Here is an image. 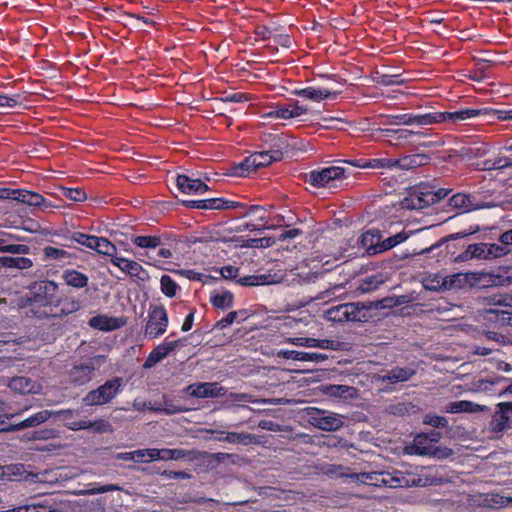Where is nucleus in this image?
<instances>
[{
  "label": "nucleus",
  "mask_w": 512,
  "mask_h": 512,
  "mask_svg": "<svg viewBox=\"0 0 512 512\" xmlns=\"http://www.w3.org/2000/svg\"><path fill=\"white\" fill-rule=\"evenodd\" d=\"M473 258L476 259H490L488 243H475L470 244L467 249L462 252L455 259L456 261L465 262L471 260Z\"/></svg>",
  "instance_id": "23"
},
{
  "label": "nucleus",
  "mask_w": 512,
  "mask_h": 512,
  "mask_svg": "<svg viewBox=\"0 0 512 512\" xmlns=\"http://www.w3.org/2000/svg\"><path fill=\"white\" fill-rule=\"evenodd\" d=\"M344 289H345V286L342 283H340V284H333L330 287H328L327 289L319 292L315 296L314 299L315 300H330L332 298L339 297V295H340L339 293L343 292Z\"/></svg>",
  "instance_id": "46"
},
{
  "label": "nucleus",
  "mask_w": 512,
  "mask_h": 512,
  "mask_svg": "<svg viewBox=\"0 0 512 512\" xmlns=\"http://www.w3.org/2000/svg\"><path fill=\"white\" fill-rule=\"evenodd\" d=\"M392 118L395 120L396 124H404V125H430L433 124L437 118H440L439 115L431 116V113H425V114H419V115H413V114H399L392 116Z\"/></svg>",
  "instance_id": "22"
},
{
  "label": "nucleus",
  "mask_w": 512,
  "mask_h": 512,
  "mask_svg": "<svg viewBox=\"0 0 512 512\" xmlns=\"http://www.w3.org/2000/svg\"><path fill=\"white\" fill-rule=\"evenodd\" d=\"M82 304L74 297H64L58 301L56 311L51 312L52 317H65L81 309Z\"/></svg>",
  "instance_id": "27"
},
{
  "label": "nucleus",
  "mask_w": 512,
  "mask_h": 512,
  "mask_svg": "<svg viewBox=\"0 0 512 512\" xmlns=\"http://www.w3.org/2000/svg\"><path fill=\"white\" fill-rule=\"evenodd\" d=\"M20 239H21L20 237H16L12 234H8V242H7L5 253L23 254V255L28 254L30 251V248L27 245L11 243V240H20Z\"/></svg>",
  "instance_id": "49"
},
{
  "label": "nucleus",
  "mask_w": 512,
  "mask_h": 512,
  "mask_svg": "<svg viewBox=\"0 0 512 512\" xmlns=\"http://www.w3.org/2000/svg\"><path fill=\"white\" fill-rule=\"evenodd\" d=\"M26 512H61L55 508V502L49 499H43L41 501H32L26 504Z\"/></svg>",
  "instance_id": "40"
},
{
  "label": "nucleus",
  "mask_w": 512,
  "mask_h": 512,
  "mask_svg": "<svg viewBox=\"0 0 512 512\" xmlns=\"http://www.w3.org/2000/svg\"><path fill=\"white\" fill-rule=\"evenodd\" d=\"M307 421L314 427L327 431H337L344 425V416L315 407L307 409Z\"/></svg>",
  "instance_id": "4"
},
{
  "label": "nucleus",
  "mask_w": 512,
  "mask_h": 512,
  "mask_svg": "<svg viewBox=\"0 0 512 512\" xmlns=\"http://www.w3.org/2000/svg\"><path fill=\"white\" fill-rule=\"evenodd\" d=\"M67 285L77 289L84 288L88 285V277L74 269L65 270L62 275Z\"/></svg>",
  "instance_id": "38"
},
{
  "label": "nucleus",
  "mask_w": 512,
  "mask_h": 512,
  "mask_svg": "<svg viewBox=\"0 0 512 512\" xmlns=\"http://www.w3.org/2000/svg\"><path fill=\"white\" fill-rule=\"evenodd\" d=\"M156 412H164L167 415L176 414L182 412L184 409L180 405L173 403L171 399L163 397V401L158 403L156 408H153Z\"/></svg>",
  "instance_id": "45"
},
{
  "label": "nucleus",
  "mask_w": 512,
  "mask_h": 512,
  "mask_svg": "<svg viewBox=\"0 0 512 512\" xmlns=\"http://www.w3.org/2000/svg\"><path fill=\"white\" fill-rule=\"evenodd\" d=\"M449 206L462 212H468L478 209L479 206L473 203L472 197L464 193H457L453 195L448 202Z\"/></svg>",
  "instance_id": "34"
},
{
  "label": "nucleus",
  "mask_w": 512,
  "mask_h": 512,
  "mask_svg": "<svg viewBox=\"0 0 512 512\" xmlns=\"http://www.w3.org/2000/svg\"><path fill=\"white\" fill-rule=\"evenodd\" d=\"M487 153L485 147H463L459 151V155L469 160L477 157H482Z\"/></svg>",
  "instance_id": "54"
},
{
  "label": "nucleus",
  "mask_w": 512,
  "mask_h": 512,
  "mask_svg": "<svg viewBox=\"0 0 512 512\" xmlns=\"http://www.w3.org/2000/svg\"><path fill=\"white\" fill-rule=\"evenodd\" d=\"M489 304L512 307V295L510 294H494L487 297Z\"/></svg>",
  "instance_id": "55"
},
{
  "label": "nucleus",
  "mask_w": 512,
  "mask_h": 512,
  "mask_svg": "<svg viewBox=\"0 0 512 512\" xmlns=\"http://www.w3.org/2000/svg\"><path fill=\"white\" fill-rule=\"evenodd\" d=\"M512 428V402H500L496 405L490 421V429L494 433H503Z\"/></svg>",
  "instance_id": "9"
},
{
  "label": "nucleus",
  "mask_w": 512,
  "mask_h": 512,
  "mask_svg": "<svg viewBox=\"0 0 512 512\" xmlns=\"http://www.w3.org/2000/svg\"><path fill=\"white\" fill-rule=\"evenodd\" d=\"M381 232L377 229H370L362 233L358 239L360 247L370 256L379 254Z\"/></svg>",
  "instance_id": "18"
},
{
  "label": "nucleus",
  "mask_w": 512,
  "mask_h": 512,
  "mask_svg": "<svg viewBox=\"0 0 512 512\" xmlns=\"http://www.w3.org/2000/svg\"><path fill=\"white\" fill-rule=\"evenodd\" d=\"M363 303H345L334 306L326 311V318L332 322L361 321L365 317Z\"/></svg>",
  "instance_id": "7"
},
{
  "label": "nucleus",
  "mask_w": 512,
  "mask_h": 512,
  "mask_svg": "<svg viewBox=\"0 0 512 512\" xmlns=\"http://www.w3.org/2000/svg\"><path fill=\"white\" fill-rule=\"evenodd\" d=\"M166 479H191L192 475L186 471L165 470L161 473Z\"/></svg>",
  "instance_id": "62"
},
{
  "label": "nucleus",
  "mask_w": 512,
  "mask_h": 512,
  "mask_svg": "<svg viewBox=\"0 0 512 512\" xmlns=\"http://www.w3.org/2000/svg\"><path fill=\"white\" fill-rule=\"evenodd\" d=\"M58 285L54 281H38L32 283L28 292L18 299V307L28 317L47 318L53 311V297Z\"/></svg>",
  "instance_id": "1"
},
{
  "label": "nucleus",
  "mask_w": 512,
  "mask_h": 512,
  "mask_svg": "<svg viewBox=\"0 0 512 512\" xmlns=\"http://www.w3.org/2000/svg\"><path fill=\"white\" fill-rule=\"evenodd\" d=\"M105 360V356L98 355L90 358L87 362L74 365L68 373L70 382L75 386L90 382L95 376L96 369L104 364Z\"/></svg>",
  "instance_id": "6"
},
{
  "label": "nucleus",
  "mask_w": 512,
  "mask_h": 512,
  "mask_svg": "<svg viewBox=\"0 0 512 512\" xmlns=\"http://www.w3.org/2000/svg\"><path fill=\"white\" fill-rule=\"evenodd\" d=\"M51 416H53V411L42 410V411L32 415L31 417L25 419L24 421H22L16 425H11L7 428H4L3 430L19 431V430H23L25 428L35 427V426H38V425L44 423L45 421H47Z\"/></svg>",
  "instance_id": "25"
},
{
  "label": "nucleus",
  "mask_w": 512,
  "mask_h": 512,
  "mask_svg": "<svg viewBox=\"0 0 512 512\" xmlns=\"http://www.w3.org/2000/svg\"><path fill=\"white\" fill-rule=\"evenodd\" d=\"M432 446L430 441H428L426 434L420 433L417 434L413 440V444L405 448L406 453L415 454L420 456H428L430 453Z\"/></svg>",
  "instance_id": "31"
},
{
  "label": "nucleus",
  "mask_w": 512,
  "mask_h": 512,
  "mask_svg": "<svg viewBox=\"0 0 512 512\" xmlns=\"http://www.w3.org/2000/svg\"><path fill=\"white\" fill-rule=\"evenodd\" d=\"M488 113H490L488 109H463L455 112H433L431 113V116H440V118H437L434 123H441L447 120L457 123Z\"/></svg>",
  "instance_id": "14"
},
{
  "label": "nucleus",
  "mask_w": 512,
  "mask_h": 512,
  "mask_svg": "<svg viewBox=\"0 0 512 512\" xmlns=\"http://www.w3.org/2000/svg\"><path fill=\"white\" fill-rule=\"evenodd\" d=\"M407 302H408L407 296H397L395 298L389 297V298H384L381 301V306L382 307L399 306V305L406 304Z\"/></svg>",
  "instance_id": "61"
},
{
  "label": "nucleus",
  "mask_w": 512,
  "mask_h": 512,
  "mask_svg": "<svg viewBox=\"0 0 512 512\" xmlns=\"http://www.w3.org/2000/svg\"><path fill=\"white\" fill-rule=\"evenodd\" d=\"M278 356L285 359L297 360V361H309V362H322L328 357L321 353H308L296 350H281L278 352Z\"/></svg>",
  "instance_id": "28"
},
{
  "label": "nucleus",
  "mask_w": 512,
  "mask_h": 512,
  "mask_svg": "<svg viewBox=\"0 0 512 512\" xmlns=\"http://www.w3.org/2000/svg\"><path fill=\"white\" fill-rule=\"evenodd\" d=\"M221 434H224V437L219 438L220 441H225L228 443H235V444H243V445H250V444H259V440L257 437L253 434L249 433H237V432H220Z\"/></svg>",
  "instance_id": "36"
},
{
  "label": "nucleus",
  "mask_w": 512,
  "mask_h": 512,
  "mask_svg": "<svg viewBox=\"0 0 512 512\" xmlns=\"http://www.w3.org/2000/svg\"><path fill=\"white\" fill-rule=\"evenodd\" d=\"M210 302L216 308H230L233 305V294L230 291H223L222 293L213 294L210 297Z\"/></svg>",
  "instance_id": "43"
},
{
  "label": "nucleus",
  "mask_w": 512,
  "mask_h": 512,
  "mask_svg": "<svg viewBox=\"0 0 512 512\" xmlns=\"http://www.w3.org/2000/svg\"><path fill=\"white\" fill-rule=\"evenodd\" d=\"M123 379L121 377H114L107 380L98 388L89 391L82 402L85 406H101L111 402L121 391Z\"/></svg>",
  "instance_id": "3"
},
{
  "label": "nucleus",
  "mask_w": 512,
  "mask_h": 512,
  "mask_svg": "<svg viewBox=\"0 0 512 512\" xmlns=\"http://www.w3.org/2000/svg\"><path fill=\"white\" fill-rule=\"evenodd\" d=\"M435 285L429 286V289H440L451 290L462 288L467 283V276L463 273H457L436 281Z\"/></svg>",
  "instance_id": "30"
},
{
  "label": "nucleus",
  "mask_w": 512,
  "mask_h": 512,
  "mask_svg": "<svg viewBox=\"0 0 512 512\" xmlns=\"http://www.w3.org/2000/svg\"><path fill=\"white\" fill-rule=\"evenodd\" d=\"M423 424L430 425L434 428H445L448 426V420L443 416L429 413L424 416Z\"/></svg>",
  "instance_id": "52"
},
{
  "label": "nucleus",
  "mask_w": 512,
  "mask_h": 512,
  "mask_svg": "<svg viewBox=\"0 0 512 512\" xmlns=\"http://www.w3.org/2000/svg\"><path fill=\"white\" fill-rule=\"evenodd\" d=\"M275 242V239L272 237L252 238L247 240L246 247L267 248L273 246Z\"/></svg>",
  "instance_id": "56"
},
{
  "label": "nucleus",
  "mask_w": 512,
  "mask_h": 512,
  "mask_svg": "<svg viewBox=\"0 0 512 512\" xmlns=\"http://www.w3.org/2000/svg\"><path fill=\"white\" fill-rule=\"evenodd\" d=\"M324 393L328 396L347 400L357 395V389L347 385H327L324 387Z\"/></svg>",
  "instance_id": "33"
},
{
  "label": "nucleus",
  "mask_w": 512,
  "mask_h": 512,
  "mask_svg": "<svg viewBox=\"0 0 512 512\" xmlns=\"http://www.w3.org/2000/svg\"><path fill=\"white\" fill-rule=\"evenodd\" d=\"M349 468L347 467H344L342 465H328L325 473L328 474V475H336L338 477H341V478H349V475L351 473H347L346 471H348Z\"/></svg>",
  "instance_id": "59"
},
{
  "label": "nucleus",
  "mask_w": 512,
  "mask_h": 512,
  "mask_svg": "<svg viewBox=\"0 0 512 512\" xmlns=\"http://www.w3.org/2000/svg\"><path fill=\"white\" fill-rule=\"evenodd\" d=\"M23 464H10L0 467V477L13 481L21 478L24 474Z\"/></svg>",
  "instance_id": "41"
},
{
  "label": "nucleus",
  "mask_w": 512,
  "mask_h": 512,
  "mask_svg": "<svg viewBox=\"0 0 512 512\" xmlns=\"http://www.w3.org/2000/svg\"><path fill=\"white\" fill-rule=\"evenodd\" d=\"M115 322L116 320L115 319H108L106 316H96V317H93L89 324L90 326L94 327V328H99V329H102V330H110V329H114L116 326L115 325H110L109 322Z\"/></svg>",
  "instance_id": "57"
},
{
  "label": "nucleus",
  "mask_w": 512,
  "mask_h": 512,
  "mask_svg": "<svg viewBox=\"0 0 512 512\" xmlns=\"http://www.w3.org/2000/svg\"><path fill=\"white\" fill-rule=\"evenodd\" d=\"M407 238H408V234L405 232H400L393 236H389L387 238H383V235L381 234L380 246H378L379 254L392 249L396 245L404 242Z\"/></svg>",
  "instance_id": "39"
},
{
  "label": "nucleus",
  "mask_w": 512,
  "mask_h": 512,
  "mask_svg": "<svg viewBox=\"0 0 512 512\" xmlns=\"http://www.w3.org/2000/svg\"><path fill=\"white\" fill-rule=\"evenodd\" d=\"M180 343L181 340H175L170 342H164L158 345L150 352V354L148 355L143 364V367L145 369H150L154 367L157 363H159L165 357H167L170 352L175 350Z\"/></svg>",
  "instance_id": "16"
},
{
  "label": "nucleus",
  "mask_w": 512,
  "mask_h": 512,
  "mask_svg": "<svg viewBox=\"0 0 512 512\" xmlns=\"http://www.w3.org/2000/svg\"><path fill=\"white\" fill-rule=\"evenodd\" d=\"M366 168L371 169H387L394 168V159L393 158H377L366 160L365 164H363Z\"/></svg>",
  "instance_id": "50"
},
{
  "label": "nucleus",
  "mask_w": 512,
  "mask_h": 512,
  "mask_svg": "<svg viewBox=\"0 0 512 512\" xmlns=\"http://www.w3.org/2000/svg\"><path fill=\"white\" fill-rule=\"evenodd\" d=\"M283 153L280 147L273 148L269 151L255 152L246 157L240 164L235 167V174L244 177L250 172L256 171L261 167L270 165L273 162L280 161Z\"/></svg>",
  "instance_id": "2"
},
{
  "label": "nucleus",
  "mask_w": 512,
  "mask_h": 512,
  "mask_svg": "<svg viewBox=\"0 0 512 512\" xmlns=\"http://www.w3.org/2000/svg\"><path fill=\"white\" fill-rule=\"evenodd\" d=\"M187 390L190 396L198 398H215L226 394V389L216 382H204L190 385Z\"/></svg>",
  "instance_id": "13"
},
{
  "label": "nucleus",
  "mask_w": 512,
  "mask_h": 512,
  "mask_svg": "<svg viewBox=\"0 0 512 512\" xmlns=\"http://www.w3.org/2000/svg\"><path fill=\"white\" fill-rule=\"evenodd\" d=\"M176 184L179 190L186 194H202L209 190V187L202 180L184 174L177 176Z\"/></svg>",
  "instance_id": "17"
},
{
  "label": "nucleus",
  "mask_w": 512,
  "mask_h": 512,
  "mask_svg": "<svg viewBox=\"0 0 512 512\" xmlns=\"http://www.w3.org/2000/svg\"><path fill=\"white\" fill-rule=\"evenodd\" d=\"M168 315L163 306L151 305L148 310L144 336L149 340L163 335L168 327Z\"/></svg>",
  "instance_id": "5"
},
{
  "label": "nucleus",
  "mask_w": 512,
  "mask_h": 512,
  "mask_svg": "<svg viewBox=\"0 0 512 512\" xmlns=\"http://www.w3.org/2000/svg\"><path fill=\"white\" fill-rule=\"evenodd\" d=\"M116 246L112 244L108 239L100 237L99 244L96 247V250L98 253L107 255V256H116Z\"/></svg>",
  "instance_id": "53"
},
{
  "label": "nucleus",
  "mask_w": 512,
  "mask_h": 512,
  "mask_svg": "<svg viewBox=\"0 0 512 512\" xmlns=\"http://www.w3.org/2000/svg\"><path fill=\"white\" fill-rule=\"evenodd\" d=\"M277 282L279 280L276 279V275L272 274L249 275L237 279V283L242 286L269 285Z\"/></svg>",
  "instance_id": "35"
},
{
  "label": "nucleus",
  "mask_w": 512,
  "mask_h": 512,
  "mask_svg": "<svg viewBox=\"0 0 512 512\" xmlns=\"http://www.w3.org/2000/svg\"><path fill=\"white\" fill-rule=\"evenodd\" d=\"M349 478L363 484L371 483L375 486H390L396 487L400 485L398 478L389 477V474L385 475L382 472H363V473H351Z\"/></svg>",
  "instance_id": "10"
},
{
  "label": "nucleus",
  "mask_w": 512,
  "mask_h": 512,
  "mask_svg": "<svg viewBox=\"0 0 512 512\" xmlns=\"http://www.w3.org/2000/svg\"><path fill=\"white\" fill-rule=\"evenodd\" d=\"M183 205L187 208L193 209L221 210L223 205V198L183 201Z\"/></svg>",
  "instance_id": "37"
},
{
  "label": "nucleus",
  "mask_w": 512,
  "mask_h": 512,
  "mask_svg": "<svg viewBox=\"0 0 512 512\" xmlns=\"http://www.w3.org/2000/svg\"><path fill=\"white\" fill-rule=\"evenodd\" d=\"M237 315H238V312H236V311H232V312L228 313L224 318H222L215 324V328L222 330V329L228 327L235 321Z\"/></svg>",
  "instance_id": "63"
},
{
  "label": "nucleus",
  "mask_w": 512,
  "mask_h": 512,
  "mask_svg": "<svg viewBox=\"0 0 512 512\" xmlns=\"http://www.w3.org/2000/svg\"><path fill=\"white\" fill-rule=\"evenodd\" d=\"M110 262L118 267L121 271L131 277H136L140 281H148L150 276L148 272L136 261L129 260L124 257L113 256Z\"/></svg>",
  "instance_id": "11"
},
{
  "label": "nucleus",
  "mask_w": 512,
  "mask_h": 512,
  "mask_svg": "<svg viewBox=\"0 0 512 512\" xmlns=\"http://www.w3.org/2000/svg\"><path fill=\"white\" fill-rule=\"evenodd\" d=\"M429 193L428 187H421L414 193H411L409 197L405 198L402 201V205L404 208L412 209V210H421L433 204V197Z\"/></svg>",
  "instance_id": "12"
},
{
  "label": "nucleus",
  "mask_w": 512,
  "mask_h": 512,
  "mask_svg": "<svg viewBox=\"0 0 512 512\" xmlns=\"http://www.w3.org/2000/svg\"><path fill=\"white\" fill-rule=\"evenodd\" d=\"M61 193L69 200L81 202L86 199V192L81 188H61Z\"/></svg>",
  "instance_id": "51"
},
{
  "label": "nucleus",
  "mask_w": 512,
  "mask_h": 512,
  "mask_svg": "<svg viewBox=\"0 0 512 512\" xmlns=\"http://www.w3.org/2000/svg\"><path fill=\"white\" fill-rule=\"evenodd\" d=\"M66 426L68 429H70L72 431L91 430L94 433H99V434L113 432L112 425L104 419H98L95 421H85V420L72 421V422H67Z\"/></svg>",
  "instance_id": "15"
},
{
  "label": "nucleus",
  "mask_w": 512,
  "mask_h": 512,
  "mask_svg": "<svg viewBox=\"0 0 512 512\" xmlns=\"http://www.w3.org/2000/svg\"><path fill=\"white\" fill-rule=\"evenodd\" d=\"M121 490H122V487H120L117 484H107V485H103V486L93 487V488L89 489L87 493L90 495H96V494L106 493V492H110V491H121Z\"/></svg>",
  "instance_id": "60"
},
{
  "label": "nucleus",
  "mask_w": 512,
  "mask_h": 512,
  "mask_svg": "<svg viewBox=\"0 0 512 512\" xmlns=\"http://www.w3.org/2000/svg\"><path fill=\"white\" fill-rule=\"evenodd\" d=\"M9 387L19 394H37L40 390V385L35 380L24 376L13 377Z\"/></svg>",
  "instance_id": "19"
},
{
  "label": "nucleus",
  "mask_w": 512,
  "mask_h": 512,
  "mask_svg": "<svg viewBox=\"0 0 512 512\" xmlns=\"http://www.w3.org/2000/svg\"><path fill=\"white\" fill-rule=\"evenodd\" d=\"M486 406H482L471 401H456L451 402L445 407V411L448 413H461V412H470L477 413L487 410Z\"/></svg>",
  "instance_id": "32"
},
{
  "label": "nucleus",
  "mask_w": 512,
  "mask_h": 512,
  "mask_svg": "<svg viewBox=\"0 0 512 512\" xmlns=\"http://www.w3.org/2000/svg\"><path fill=\"white\" fill-rule=\"evenodd\" d=\"M486 313L490 320L493 319V316H495V318L501 325L512 326V312L504 311V310H497V309H490V310H487Z\"/></svg>",
  "instance_id": "48"
},
{
  "label": "nucleus",
  "mask_w": 512,
  "mask_h": 512,
  "mask_svg": "<svg viewBox=\"0 0 512 512\" xmlns=\"http://www.w3.org/2000/svg\"><path fill=\"white\" fill-rule=\"evenodd\" d=\"M345 175V169L340 166H331L320 171H312L309 174V183L313 186L333 188L335 181Z\"/></svg>",
  "instance_id": "8"
},
{
  "label": "nucleus",
  "mask_w": 512,
  "mask_h": 512,
  "mask_svg": "<svg viewBox=\"0 0 512 512\" xmlns=\"http://www.w3.org/2000/svg\"><path fill=\"white\" fill-rule=\"evenodd\" d=\"M453 454L452 449L445 446H432V449L428 456H432L437 459H446Z\"/></svg>",
  "instance_id": "58"
},
{
  "label": "nucleus",
  "mask_w": 512,
  "mask_h": 512,
  "mask_svg": "<svg viewBox=\"0 0 512 512\" xmlns=\"http://www.w3.org/2000/svg\"><path fill=\"white\" fill-rule=\"evenodd\" d=\"M430 158L428 155L423 153H416L412 155H406L399 159H394V167L409 170L416 167L425 165L429 162Z\"/></svg>",
  "instance_id": "26"
},
{
  "label": "nucleus",
  "mask_w": 512,
  "mask_h": 512,
  "mask_svg": "<svg viewBox=\"0 0 512 512\" xmlns=\"http://www.w3.org/2000/svg\"><path fill=\"white\" fill-rule=\"evenodd\" d=\"M44 256L48 259L64 262L70 257L69 252L62 248L47 246L43 249Z\"/></svg>",
  "instance_id": "47"
},
{
  "label": "nucleus",
  "mask_w": 512,
  "mask_h": 512,
  "mask_svg": "<svg viewBox=\"0 0 512 512\" xmlns=\"http://www.w3.org/2000/svg\"><path fill=\"white\" fill-rule=\"evenodd\" d=\"M488 249L490 254V259L498 258L507 253L505 246H501L495 243H488Z\"/></svg>",
  "instance_id": "64"
},
{
  "label": "nucleus",
  "mask_w": 512,
  "mask_h": 512,
  "mask_svg": "<svg viewBox=\"0 0 512 512\" xmlns=\"http://www.w3.org/2000/svg\"><path fill=\"white\" fill-rule=\"evenodd\" d=\"M160 288L165 296L172 298L176 295L179 286L169 275H163L160 279Z\"/></svg>",
  "instance_id": "44"
},
{
  "label": "nucleus",
  "mask_w": 512,
  "mask_h": 512,
  "mask_svg": "<svg viewBox=\"0 0 512 512\" xmlns=\"http://www.w3.org/2000/svg\"><path fill=\"white\" fill-rule=\"evenodd\" d=\"M416 374V371L410 367L395 366L385 374L381 375L379 379L382 382L396 384L399 382H406Z\"/></svg>",
  "instance_id": "21"
},
{
  "label": "nucleus",
  "mask_w": 512,
  "mask_h": 512,
  "mask_svg": "<svg viewBox=\"0 0 512 512\" xmlns=\"http://www.w3.org/2000/svg\"><path fill=\"white\" fill-rule=\"evenodd\" d=\"M293 94L319 102L324 99L336 98L338 92L327 88L307 87L304 89L294 90Z\"/></svg>",
  "instance_id": "20"
},
{
  "label": "nucleus",
  "mask_w": 512,
  "mask_h": 512,
  "mask_svg": "<svg viewBox=\"0 0 512 512\" xmlns=\"http://www.w3.org/2000/svg\"><path fill=\"white\" fill-rule=\"evenodd\" d=\"M132 242L140 248L155 249L162 245V239L157 235L136 236Z\"/></svg>",
  "instance_id": "42"
},
{
  "label": "nucleus",
  "mask_w": 512,
  "mask_h": 512,
  "mask_svg": "<svg viewBox=\"0 0 512 512\" xmlns=\"http://www.w3.org/2000/svg\"><path fill=\"white\" fill-rule=\"evenodd\" d=\"M17 201L41 209L52 207L51 203L47 202L41 194L28 190L19 189Z\"/></svg>",
  "instance_id": "29"
},
{
  "label": "nucleus",
  "mask_w": 512,
  "mask_h": 512,
  "mask_svg": "<svg viewBox=\"0 0 512 512\" xmlns=\"http://www.w3.org/2000/svg\"><path fill=\"white\" fill-rule=\"evenodd\" d=\"M203 453L198 450H185V449H162V460H180L195 461L201 459Z\"/></svg>",
  "instance_id": "24"
}]
</instances>
